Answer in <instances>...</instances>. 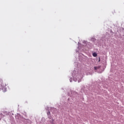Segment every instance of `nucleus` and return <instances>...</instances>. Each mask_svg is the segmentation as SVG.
Masks as SVG:
<instances>
[{
	"label": "nucleus",
	"instance_id": "nucleus-4",
	"mask_svg": "<svg viewBox=\"0 0 124 124\" xmlns=\"http://www.w3.org/2000/svg\"><path fill=\"white\" fill-rule=\"evenodd\" d=\"M49 114L50 115V112L49 111L47 113V115H49Z\"/></svg>",
	"mask_w": 124,
	"mask_h": 124
},
{
	"label": "nucleus",
	"instance_id": "nucleus-3",
	"mask_svg": "<svg viewBox=\"0 0 124 124\" xmlns=\"http://www.w3.org/2000/svg\"><path fill=\"white\" fill-rule=\"evenodd\" d=\"M93 57H97V54H96V53H93Z\"/></svg>",
	"mask_w": 124,
	"mask_h": 124
},
{
	"label": "nucleus",
	"instance_id": "nucleus-1",
	"mask_svg": "<svg viewBox=\"0 0 124 124\" xmlns=\"http://www.w3.org/2000/svg\"><path fill=\"white\" fill-rule=\"evenodd\" d=\"M0 83H1V87H2V90L3 89H5V87H6V85L4 84V83H2V81L0 80Z\"/></svg>",
	"mask_w": 124,
	"mask_h": 124
},
{
	"label": "nucleus",
	"instance_id": "nucleus-5",
	"mask_svg": "<svg viewBox=\"0 0 124 124\" xmlns=\"http://www.w3.org/2000/svg\"><path fill=\"white\" fill-rule=\"evenodd\" d=\"M52 122H54V120H52Z\"/></svg>",
	"mask_w": 124,
	"mask_h": 124
},
{
	"label": "nucleus",
	"instance_id": "nucleus-2",
	"mask_svg": "<svg viewBox=\"0 0 124 124\" xmlns=\"http://www.w3.org/2000/svg\"><path fill=\"white\" fill-rule=\"evenodd\" d=\"M94 68L95 69V70H97V69H99V68H100V66H97V67H94Z\"/></svg>",
	"mask_w": 124,
	"mask_h": 124
}]
</instances>
